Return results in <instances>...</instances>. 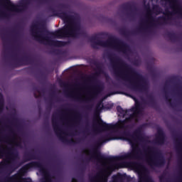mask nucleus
<instances>
[{"label":"nucleus","instance_id":"obj_36","mask_svg":"<svg viewBox=\"0 0 182 182\" xmlns=\"http://www.w3.org/2000/svg\"><path fill=\"white\" fill-rule=\"evenodd\" d=\"M7 128L9 129V132L11 134H13L14 136H15V131L13 130L12 127L7 126Z\"/></svg>","mask_w":182,"mask_h":182},{"label":"nucleus","instance_id":"obj_5","mask_svg":"<svg viewBox=\"0 0 182 182\" xmlns=\"http://www.w3.org/2000/svg\"><path fill=\"white\" fill-rule=\"evenodd\" d=\"M90 42H91V47L92 49H97L98 46H102V48H112L118 52H122V53H126L129 46L124 43L123 41L116 38V37H109L107 41H103L99 40L97 35H94L90 38Z\"/></svg>","mask_w":182,"mask_h":182},{"label":"nucleus","instance_id":"obj_15","mask_svg":"<svg viewBox=\"0 0 182 182\" xmlns=\"http://www.w3.org/2000/svg\"><path fill=\"white\" fill-rule=\"evenodd\" d=\"M95 65L97 68V73H96L94 75L87 77V80L89 82H92V80H96V76H97V75H100V73H103V67L102 66L101 63H95Z\"/></svg>","mask_w":182,"mask_h":182},{"label":"nucleus","instance_id":"obj_55","mask_svg":"<svg viewBox=\"0 0 182 182\" xmlns=\"http://www.w3.org/2000/svg\"><path fill=\"white\" fill-rule=\"evenodd\" d=\"M44 1H46H46H48V0H44Z\"/></svg>","mask_w":182,"mask_h":182},{"label":"nucleus","instance_id":"obj_53","mask_svg":"<svg viewBox=\"0 0 182 182\" xmlns=\"http://www.w3.org/2000/svg\"><path fill=\"white\" fill-rule=\"evenodd\" d=\"M17 51L19 52V49H17Z\"/></svg>","mask_w":182,"mask_h":182},{"label":"nucleus","instance_id":"obj_22","mask_svg":"<svg viewBox=\"0 0 182 182\" xmlns=\"http://www.w3.org/2000/svg\"><path fill=\"white\" fill-rule=\"evenodd\" d=\"M66 96H68V97H73L75 99V100H77V102H84L85 99L82 98L80 96L77 95H73L72 93L69 92L68 91L65 92Z\"/></svg>","mask_w":182,"mask_h":182},{"label":"nucleus","instance_id":"obj_37","mask_svg":"<svg viewBox=\"0 0 182 182\" xmlns=\"http://www.w3.org/2000/svg\"><path fill=\"white\" fill-rule=\"evenodd\" d=\"M23 182H32V179L31 178H23Z\"/></svg>","mask_w":182,"mask_h":182},{"label":"nucleus","instance_id":"obj_10","mask_svg":"<svg viewBox=\"0 0 182 182\" xmlns=\"http://www.w3.org/2000/svg\"><path fill=\"white\" fill-rule=\"evenodd\" d=\"M4 2H5V4L8 5V6H9L11 11H12L13 12H22V11H25V9L28 8V6L29 5V4H31V0H22L21 2V6H18L12 3L11 0H0L1 5H2Z\"/></svg>","mask_w":182,"mask_h":182},{"label":"nucleus","instance_id":"obj_13","mask_svg":"<svg viewBox=\"0 0 182 182\" xmlns=\"http://www.w3.org/2000/svg\"><path fill=\"white\" fill-rule=\"evenodd\" d=\"M120 8L122 9H124V11H129L130 13H128L129 16H131V18H133V15L135 12H137V7L134 4H132L130 2H127L120 6Z\"/></svg>","mask_w":182,"mask_h":182},{"label":"nucleus","instance_id":"obj_20","mask_svg":"<svg viewBox=\"0 0 182 182\" xmlns=\"http://www.w3.org/2000/svg\"><path fill=\"white\" fill-rule=\"evenodd\" d=\"M148 99V105H149L151 107H153L154 109H157V102L156 101V99H154V96L149 95Z\"/></svg>","mask_w":182,"mask_h":182},{"label":"nucleus","instance_id":"obj_28","mask_svg":"<svg viewBox=\"0 0 182 182\" xmlns=\"http://www.w3.org/2000/svg\"><path fill=\"white\" fill-rule=\"evenodd\" d=\"M1 166L2 167H9L11 170H15V166L13 164H9L8 161H5L4 162H1Z\"/></svg>","mask_w":182,"mask_h":182},{"label":"nucleus","instance_id":"obj_41","mask_svg":"<svg viewBox=\"0 0 182 182\" xmlns=\"http://www.w3.org/2000/svg\"><path fill=\"white\" fill-rule=\"evenodd\" d=\"M85 108H86L87 110H90V109H92V106H90V105H87V106H85Z\"/></svg>","mask_w":182,"mask_h":182},{"label":"nucleus","instance_id":"obj_51","mask_svg":"<svg viewBox=\"0 0 182 182\" xmlns=\"http://www.w3.org/2000/svg\"><path fill=\"white\" fill-rule=\"evenodd\" d=\"M104 182H107V179H106Z\"/></svg>","mask_w":182,"mask_h":182},{"label":"nucleus","instance_id":"obj_49","mask_svg":"<svg viewBox=\"0 0 182 182\" xmlns=\"http://www.w3.org/2000/svg\"><path fill=\"white\" fill-rule=\"evenodd\" d=\"M177 89H181V87H177Z\"/></svg>","mask_w":182,"mask_h":182},{"label":"nucleus","instance_id":"obj_31","mask_svg":"<svg viewBox=\"0 0 182 182\" xmlns=\"http://www.w3.org/2000/svg\"><path fill=\"white\" fill-rule=\"evenodd\" d=\"M58 8H60V9H69V6L65 4H60Z\"/></svg>","mask_w":182,"mask_h":182},{"label":"nucleus","instance_id":"obj_48","mask_svg":"<svg viewBox=\"0 0 182 182\" xmlns=\"http://www.w3.org/2000/svg\"><path fill=\"white\" fill-rule=\"evenodd\" d=\"M6 59H8V56L5 55Z\"/></svg>","mask_w":182,"mask_h":182},{"label":"nucleus","instance_id":"obj_1","mask_svg":"<svg viewBox=\"0 0 182 182\" xmlns=\"http://www.w3.org/2000/svg\"><path fill=\"white\" fill-rule=\"evenodd\" d=\"M123 94L125 95V96L134 99L135 107L131 109V112H133V114H129V116L126 117L124 120H119L117 124H107L105 122L102 118H99L100 122L99 124L100 130H113L114 129L124 130L121 133L119 139L129 141L132 146V151L119 156H106L102 154V152L99 150L100 146H102L103 143H106V141L116 140V138H114L112 134H108L101 136L95 142L92 151H90L91 156L88 159L89 161H90L92 159H95L98 160V161L114 163V161H120V160H139L141 159V149L136 145V143H138V141H143L144 140V136H143L141 134V127H138L132 133H130L129 131L126 130V129H130V125L126 124H127V123H133V122L137 123V122H139L137 114L141 113L143 107H141V102L134 98L132 95L127 92H124Z\"/></svg>","mask_w":182,"mask_h":182},{"label":"nucleus","instance_id":"obj_18","mask_svg":"<svg viewBox=\"0 0 182 182\" xmlns=\"http://www.w3.org/2000/svg\"><path fill=\"white\" fill-rule=\"evenodd\" d=\"M93 92L91 95V99H93V97H96L98 95H100L102 93V91L103 90V87L100 85H96L92 87Z\"/></svg>","mask_w":182,"mask_h":182},{"label":"nucleus","instance_id":"obj_32","mask_svg":"<svg viewBox=\"0 0 182 182\" xmlns=\"http://www.w3.org/2000/svg\"><path fill=\"white\" fill-rule=\"evenodd\" d=\"M92 127L94 128V132H97V124H96V119H94L92 122Z\"/></svg>","mask_w":182,"mask_h":182},{"label":"nucleus","instance_id":"obj_16","mask_svg":"<svg viewBox=\"0 0 182 182\" xmlns=\"http://www.w3.org/2000/svg\"><path fill=\"white\" fill-rule=\"evenodd\" d=\"M124 180H130V176H127L126 173H118L112 176V182H124Z\"/></svg>","mask_w":182,"mask_h":182},{"label":"nucleus","instance_id":"obj_3","mask_svg":"<svg viewBox=\"0 0 182 182\" xmlns=\"http://www.w3.org/2000/svg\"><path fill=\"white\" fill-rule=\"evenodd\" d=\"M50 12H52L55 16H59L60 19L64 21L65 26L62 28L50 32L46 28H43L45 33L63 39V38H80L85 36V30L82 29L80 22L76 21V16L69 14H75L72 11H62V10H55V8L50 6L48 8Z\"/></svg>","mask_w":182,"mask_h":182},{"label":"nucleus","instance_id":"obj_9","mask_svg":"<svg viewBox=\"0 0 182 182\" xmlns=\"http://www.w3.org/2000/svg\"><path fill=\"white\" fill-rule=\"evenodd\" d=\"M52 124L53 127V130L55 133L57 134L58 137H59L60 140L63 141V143H66L67 144H79L83 140L82 139H77L76 141L73 139H68L66 137L62 136V129L59 127V124L58 121H56V117H55V114L52 116Z\"/></svg>","mask_w":182,"mask_h":182},{"label":"nucleus","instance_id":"obj_11","mask_svg":"<svg viewBox=\"0 0 182 182\" xmlns=\"http://www.w3.org/2000/svg\"><path fill=\"white\" fill-rule=\"evenodd\" d=\"M4 157H10V159H15L18 157V151L15 147H4L0 146V159H4Z\"/></svg>","mask_w":182,"mask_h":182},{"label":"nucleus","instance_id":"obj_29","mask_svg":"<svg viewBox=\"0 0 182 182\" xmlns=\"http://www.w3.org/2000/svg\"><path fill=\"white\" fill-rule=\"evenodd\" d=\"M11 16V14H6L4 11H0V18L1 19H8Z\"/></svg>","mask_w":182,"mask_h":182},{"label":"nucleus","instance_id":"obj_54","mask_svg":"<svg viewBox=\"0 0 182 182\" xmlns=\"http://www.w3.org/2000/svg\"><path fill=\"white\" fill-rule=\"evenodd\" d=\"M31 151H35V150L33 149V150H31Z\"/></svg>","mask_w":182,"mask_h":182},{"label":"nucleus","instance_id":"obj_39","mask_svg":"<svg viewBox=\"0 0 182 182\" xmlns=\"http://www.w3.org/2000/svg\"><path fill=\"white\" fill-rule=\"evenodd\" d=\"M0 38L2 39V41H5V34L1 33L0 31Z\"/></svg>","mask_w":182,"mask_h":182},{"label":"nucleus","instance_id":"obj_46","mask_svg":"<svg viewBox=\"0 0 182 182\" xmlns=\"http://www.w3.org/2000/svg\"><path fill=\"white\" fill-rule=\"evenodd\" d=\"M115 166H116V167H119V166H120V164H116Z\"/></svg>","mask_w":182,"mask_h":182},{"label":"nucleus","instance_id":"obj_42","mask_svg":"<svg viewBox=\"0 0 182 182\" xmlns=\"http://www.w3.org/2000/svg\"><path fill=\"white\" fill-rule=\"evenodd\" d=\"M71 182H77V179H76V178H73Z\"/></svg>","mask_w":182,"mask_h":182},{"label":"nucleus","instance_id":"obj_6","mask_svg":"<svg viewBox=\"0 0 182 182\" xmlns=\"http://www.w3.org/2000/svg\"><path fill=\"white\" fill-rule=\"evenodd\" d=\"M39 26H43L41 22L37 21L33 24L31 27L32 36L34 39L39 42V43H43L44 45H48V46H55V48H63L69 45V41H62L58 40H52L50 37L46 36H43L42 31H39Z\"/></svg>","mask_w":182,"mask_h":182},{"label":"nucleus","instance_id":"obj_24","mask_svg":"<svg viewBox=\"0 0 182 182\" xmlns=\"http://www.w3.org/2000/svg\"><path fill=\"white\" fill-rule=\"evenodd\" d=\"M164 90L165 92L166 102L168 103V105H169L171 106V107H173V104L171 102V99L170 98V97H168V92H167V88H166V87H164Z\"/></svg>","mask_w":182,"mask_h":182},{"label":"nucleus","instance_id":"obj_35","mask_svg":"<svg viewBox=\"0 0 182 182\" xmlns=\"http://www.w3.org/2000/svg\"><path fill=\"white\" fill-rule=\"evenodd\" d=\"M15 146L16 147H19L20 149H22V142L21 141L16 142L15 143Z\"/></svg>","mask_w":182,"mask_h":182},{"label":"nucleus","instance_id":"obj_4","mask_svg":"<svg viewBox=\"0 0 182 182\" xmlns=\"http://www.w3.org/2000/svg\"><path fill=\"white\" fill-rule=\"evenodd\" d=\"M169 2V6L171 9H173V11H170L168 9H166L165 12H163L161 8L156 6L154 8V11L156 13V15H160L163 14L164 16H159L156 19L153 16V11L148 9V12L146 18L148 20L146 22H149V26L146 27L141 26L138 31H147L150 28H157V26H161V25H167L168 21H171V17L175 14H177L180 18H182V6L180 0H168Z\"/></svg>","mask_w":182,"mask_h":182},{"label":"nucleus","instance_id":"obj_52","mask_svg":"<svg viewBox=\"0 0 182 182\" xmlns=\"http://www.w3.org/2000/svg\"><path fill=\"white\" fill-rule=\"evenodd\" d=\"M179 95H181V96H182V92L179 93Z\"/></svg>","mask_w":182,"mask_h":182},{"label":"nucleus","instance_id":"obj_33","mask_svg":"<svg viewBox=\"0 0 182 182\" xmlns=\"http://www.w3.org/2000/svg\"><path fill=\"white\" fill-rule=\"evenodd\" d=\"M60 86H61V87L68 88V87H69V83H67V82H63L60 84Z\"/></svg>","mask_w":182,"mask_h":182},{"label":"nucleus","instance_id":"obj_8","mask_svg":"<svg viewBox=\"0 0 182 182\" xmlns=\"http://www.w3.org/2000/svg\"><path fill=\"white\" fill-rule=\"evenodd\" d=\"M144 151H148L149 154H152L150 160L148 161L149 166H154L155 167H163L166 164V159L161 151L157 149L154 146H147Z\"/></svg>","mask_w":182,"mask_h":182},{"label":"nucleus","instance_id":"obj_7","mask_svg":"<svg viewBox=\"0 0 182 182\" xmlns=\"http://www.w3.org/2000/svg\"><path fill=\"white\" fill-rule=\"evenodd\" d=\"M33 167L39 168L40 173H42V174L46 176V180L43 181V182H52L50 174L49 173L48 170H46L45 164H43L41 161H31L20 168L18 173L20 176H25V174L28 173L29 168H33Z\"/></svg>","mask_w":182,"mask_h":182},{"label":"nucleus","instance_id":"obj_14","mask_svg":"<svg viewBox=\"0 0 182 182\" xmlns=\"http://www.w3.org/2000/svg\"><path fill=\"white\" fill-rule=\"evenodd\" d=\"M166 134L164 133V131L161 129H159L157 130V134L156 135L155 138V143L156 144H159V146H163L164 143H166Z\"/></svg>","mask_w":182,"mask_h":182},{"label":"nucleus","instance_id":"obj_26","mask_svg":"<svg viewBox=\"0 0 182 182\" xmlns=\"http://www.w3.org/2000/svg\"><path fill=\"white\" fill-rule=\"evenodd\" d=\"M132 165L134 167H136L137 168H141V170H146V166L139 162H132Z\"/></svg>","mask_w":182,"mask_h":182},{"label":"nucleus","instance_id":"obj_2","mask_svg":"<svg viewBox=\"0 0 182 182\" xmlns=\"http://www.w3.org/2000/svg\"><path fill=\"white\" fill-rule=\"evenodd\" d=\"M108 58L116 77L122 80H130L129 75H131L132 77H134L135 80L130 83L129 87L134 92L141 93L148 92L149 82L141 74L137 73L134 68L130 67L129 64L113 54H109Z\"/></svg>","mask_w":182,"mask_h":182},{"label":"nucleus","instance_id":"obj_23","mask_svg":"<svg viewBox=\"0 0 182 182\" xmlns=\"http://www.w3.org/2000/svg\"><path fill=\"white\" fill-rule=\"evenodd\" d=\"M16 180V175L12 176H6L4 178H0V182H10Z\"/></svg>","mask_w":182,"mask_h":182},{"label":"nucleus","instance_id":"obj_43","mask_svg":"<svg viewBox=\"0 0 182 182\" xmlns=\"http://www.w3.org/2000/svg\"><path fill=\"white\" fill-rule=\"evenodd\" d=\"M87 127H89V124L87 122L86 123V131L87 132L89 130V129H87Z\"/></svg>","mask_w":182,"mask_h":182},{"label":"nucleus","instance_id":"obj_45","mask_svg":"<svg viewBox=\"0 0 182 182\" xmlns=\"http://www.w3.org/2000/svg\"><path fill=\"white\" fill-rule=\"evenodd\" d=\"M38 109H39V112L42 110V108H41V107H38Z\"/></svg>","mask_w":182,"mask_h":182},{"label":"nucleus","instance_id":"obj_50","mask_svg":"<svg viewBox=\"0 0 182 182\" xmlns=\"http://www.w3.org/2000/svg\"><path fill=\"white\" fill-rule=\"evenodd\" d=\"M51 109H52V107H49V109L50 110Z\"/></svg>","mask_w":182,"mask_h":182},{"label":"nucleus","instance_id":"obj_34","mask_svg":"<svg viewBox=\"0 0 182 182\" xmlns=\"http://www.w3.org/2000/svg\"><path fill=\"white\" fill-rule=\"evenodd\" d=\"M80 170L81 171V174L83 176V174H85V171L86 170L85 165H82Z\"/></svg>","mask_w":182,"mask_h":182},{"label":"nucleus","instance_id":"obj_30","mask_svg":"<svg viewBox=\"0 0 182 182\" xmlns=\"http://www.w3.org/2000/svg\"><path fill=\"white\" fill-rule=\"evenodd\" d=\"M120 33L124 36H129L130 35V31L126 28H121Z\"/></svg>","mask_w":182,"mask_h":182},{"label":"nucleus","instance_id":"obj_19","mask_svg":"<svg viewBox=\"0 0 182 182\" xmlns=\"http://www.w3.org/2000/svg\"><path fill=\"white\" fill-rule=\"evenodd\" d=\"M33 90L34 92L33 96L36 99H39L42 93H45V90L44 89L41 90L38 86H33Z\"/></svg>","mask_w":182,"mask_h":182},{"label":"nucleus","instance_id":"obj_47","mask_svg":"<svg viewBox=\"0 0 182 182\" xmlns=\"http://www.w3.org/2000/svg\"><path fill=\"white\" fill-rule=\"evenodd\" d=\"M52 95H55V91H52Z\"/></svg>","mask_w":182,"mask_h":182},{"label":"nucleus","instance_id":"obj_40","mask_svg":"<svg viewBox=\"0 0 182 182\" xmlns=\"http://www.w3.org/2000/svg\"><path fill=\"white\" fill-rule=\"evenodd\" d=\"M97 178V176H94V177H92L91 179H90V181H92V182H95L96 181L95 180V178Z\"/></svg>","mask_w":182,"mask_h":182},{"label":"nucleus","instance_id":"obj_38","mask_svg":"<svg viewBox=\"0 0 182 182\" xmlns=\"http://www.w3.org/2000/svg\"><path fill=\"white\" fill-rule=\"evenodd\" d=\"M164 180H166V178L164 177V176H159V181L160 182H164Z\"/></svg>","mask_w":182,"mask_h":182},{"label":"nucleus","instance_id":"obj_27","mask_svg":"<svg viewBox=\"0 0 182 182\" xmlns=\"http://www.w3.org/2000/svg\"><path fill=\"white\" fill-rule=\"evenodd\" d=\"M180 140L182 141V139H180V136H178V139H176V142L178 143L176 145V150L178 151V153H180L182 150V143L180 142Z\"/></svg>","mask_w":182,"mask_h":182},{"label":"nucleus","instance_id":"obj_21","mask_svg":"<svg viewBox=\"0 0 182 182\" xmlns=\"http://www.w3.org/2000/svg\"><path fill=\"white\" fill-rule=\"evenodd\" d=\"M65 112H69L70 113H74L75 122H80V120L82 119V114H80V112L69 109H65Z\"/></svg>","mask_w":182,"mask_h":182},{"label":"nucleus","instance_id":"obj_44","mask_svg":"<svg viewBox=\"0 0 182 182\" xmlns=\"http://www.w3.org/2000/svg\"><path fill=\"white\" fill-rule=\"evenodd\" d=\"M89 100H90V99L87 98V99L85 100V102H89Z\"/></svg>","mask_w":182,"mask_h":182},{"label":"nucleus","instance_id":"obj_25","mask_svg":"<svg viewBox=\"0 0 182 182\" xmlns=\"http://www.w3.org/2000/svg\"><path fill=\"white\" fill-rule=\"evenodd\" d=\"M117 110L118 113H120V114H122V116H126V114H127V112H129L127 109H124L120 105L117 107Z\"/></svg>","mask_w":182,"mask_h":182},{"label":"nucleus","instance_id":"obj_12","mask_svg":"<svg viewBox=\"0 0 182 182\" xmlns=\"http://www.w3.org/2000/svg\"><path fill=\"white\" fill-rule=\"evenodd\" d=\"M12 55H11V59H13V60H14V62H16V63L14 64V67L16 68V66H21V65H22V63H26V65H29V63H31V62H32V58L29 56H24L23 58H18V53H15V52H12Z\"/></svg>","mask_w":182,"mask_h":182},{"label":"nucleus","instance_id":"obj_17","mask_svg":"<svg viewBox=\"0 0 182 182\" xmlns=\"http://www.w3.org/2000/svg\"><path fill=\"white\" fill-rule=\"evenodd\" d=\"M24 161H31V160H39L38 156L32 152H26L23 155Z\"/></svg>","mask_w":182,"mask_h":182}]
</instances>
